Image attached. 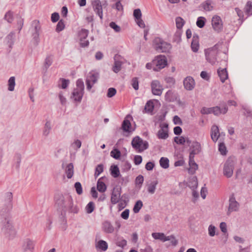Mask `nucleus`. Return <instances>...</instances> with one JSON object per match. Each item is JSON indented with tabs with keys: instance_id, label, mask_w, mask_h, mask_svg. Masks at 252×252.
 Wrapping results in <instances>:
<instances>
[{
	"instance_id": "1a4fd4ad",
	"label": "nucleus",
	"mask_w": 252,
	"mask_h": 252,
	"mask_svg": "<svg viewBox=\"0 0 252 252\" xmlns=\"http://www.w3.org/2000/svg\"><path fill=\"white\" fill-rule=\"evenodd\" d=\"M228 201L229 207L227 213L228 215L232 212H237L240 207V204L236 201L234 193L230 195Z\"/></svg>"
},
{
	"instance_id": "39448f33",
	"label": "nucleus",
	"mask_w": 252,
	"mask_h": 252,
	"mask_svg": "<svg viewBox=\"0 0 252 252\" xmlns=\"http://www.w3.org/2000/svg\"><path fill=\"white\" fill-rule=\"evenodd\" d=\"M131 146L138 153H141L149 148V143L147 141H143L139 136H136L132 139Z\"/></svg>"
},
{
	"instance_id": "f03ea898",
	"label": "nucleus",
	"mask_w": 252,
	"mask_h": 252,
	"mask_svg": "<svg viewBox=\"0 0 252 252\" xmlns=\"http://www.w3.org/2000/svg\"><path fill=\"white\" fill-rule=\"evenodd\" d=\"M55 201L56 204L62 210L61 215L64 217L68 204L72 203L71 196L68 194H57L55 196Z\"/></svg>"
},
{
	"instance_id": "49530a36",
	"label": "nucleus",
	"mask_w": 252,
	"mask_h": 252,
	"mask_svg": "<svg viewBox=\"0 0 252 252\" xmlns=\"http://www.w3.org/2000/svg\"><path fill=\"white\" fill-rule=\"evenodd\" d=\"M175 21L177 28L178 29H181L185 24V21L183 19L180 17H177L175 19Z\"/></svg>"
},
{
	"instance_id": "ea45409f",
	"label": "nucleus",
	"mask_w": 252,
	"mask_h": 252,
	"mask_svg": "<svg viewBox=\"0 0 252 252\" xmlns=\"http://www.w3.org/2000/svg\"><path fill=\"white\" fill-rule=\"evenodd\" d=\"M245 10L247 17L252 15V2L248 1L245 6Z\"/></svg>"
},
{
	"instance_id": "f3484780",
	"label": "nucleus",
	"mask_w": 252,
	"mask_h": 252,
	"mask_svg": "<svg viewBox=\"0 0 252 252\" xmlns=\"http://www.w3.org/2000/svg\"><path fill=\"white\" fill-rule=\"evenodd\" d=\"M206 60L212 64H215L217 58L215 53L209 52L207 50H204Z\"/></svg>"
},
{
	"instance_id": "ddd939ff",
	"label": "nucleus",
	"mask_w": 252,
	"mask_h": 252,
	"mask_svg": "<svg viewBox=\"0 0 252 252\" xmlns=\"http://www.w3.org/2000/svg\"><path fill=\"white\" fill-rule=\"evenodd\" d=\"M183 84L184 88L188 91L192 90L195 85V83L194 79L191 76H187L183 81Z\"/></svg>"
},
{
	"instance_id": "c756f323",
	"label": "nucleus",
	"mask_w": 252,
	"mask_h": 252,
	"mask_svg": "<svg viewBox=\"0 0 252 252\" xmlns=\"http://www.w3.org/2000/svg\"><path fill=\"white\" fill-rule=\"evenodd\" d=\"M73 165L72 163L68 164L65 169V173L68 179H71L73 175Z\"/></svg>"
},
{
	"instance_id": "6ab92c4d",
	"label": "nucleus",
	"mask_w": 252,
	"mask_h": 252,
	"mask_svg": "<svg viewBox=\"0 0 252 252\" xmlns=\"http://www.w3.org/2000/svg\"><path fill=\"white\" fill-rule=\"evenodd\" d=\"M217 72L220 78V80L222 83H224L228 77V75L226 68H221L220 67L218 69Z\"/></svg>"
},
{
	"instance_id": "774afa93",
	"label": "nucleus",
	"mask_w": 252,
	"mask_h": 252,
	"mask_svg": "<svg viewBox=\"0 0 252 252\" xmlns=\"http://www.w3.org/2000/svg\"><path fill=\"white\" fill-rule=\"evenodd\" d=\"M32 26L34 28V32H39L40 30V26L39 21H34L32 23Z\"/></svg>"
},
{
	"instance_id": "0e129e2a",
	"label": "nucleus",
	"mask_w": 252,
	"mask_h": 252,
	"mask_svg": "<svg viewBox=\"0 0 252 252\" xmlns=\"http://www.w3.org/2000/svg\"><path fill=\"white\" fill-rule=\"evenodd\" d=\"M117 93L116 89L114 88H110L108 89L107 96L109 98L114 96Z\"/></svg>"
},
{
	"instance_id": "a878e982",
	"label": "nucleus",
	"mask_w": 252,
	"mask_h": 252,
	"mask_svg": "<svg viewBox=\"0 0 252 252\" xmlns=\"http://www.w3.org/2000/svg\"><path fill=\"white\" fill-rule=\"evenodd\" d=\"M212 0H206L201 4V7L206 11H210L213 9Z\"/></svg>"
},
{
	"instance_id": "79ce46f5",
	"label": "nucleus",
	"mask_w": 252,
	"mask_h": 252,
	"mask_svg": "<svg viewBox=\"0 0 252 252\" xmlns=\"http://www.w3.org/2000/svg\"><path fill=\"white\" fill-rule=\"evenodd\" d=\"M206 20L204 17H199L196 21V25L199 28H202L204 27Z\"/></svg>"
},
{
	"instance_id": "58836bf2",
	"label": "nucleus",
	"mask_w": 252,
	"mask_h": 252,
	"mask_svg": "<svg viewBox=\"0 0 252 252\" xmlns=\"http://www.w3.org/2000/svg\"><path fill=\"white\" fill-rule=\"evenodd\" d=\"M111 157L115 159H119L121 156V151L117 148H113L110 152Z\"/></svg>"
},
{
	"instance_id": "b1692460",
	"label": "nucleus",
	"mask_w": 252,
	"mask_h": 252,
	"mask_svg": "<svg viewBox=\"0 0 252 252\" xmlns=\"http://www.w3.org/2000/svg\"><path fill=\"white\" fill-rule=\"evenodd\" d=\"M95 247L98 250L105 252L108 249V244L106 241L101 240L96 243Z\"/></svg>"
},
{
	"instance_id": "7ed1b4c3",
	"label": "nucleus",
	"mask_w": 252,
	"mask_h": 252,
	"mask_svg": "<svg viewBox=\"0 0 252 252\" xmlns=\"http://www.w3.org/2000/svg\"><path fill=\"white\" fill-rule=\"evenodd\" d=\"M228 111V107L225 103H223L220 106H216L212 107H203L200 113L203 115H208L213 114L214 115L218 116L220 114H225Z\"/></svg>"
},
{
	"instance_id": "de8ad7c7",
	"label": "nucleus",
	"mask_w": 252,
	"mask_h": 252,
	"mask_svg": "<svg viewBox=\"0 0 252 252\" xmlns=\"http://www.w3.org/2000/svg\"><path fill=\"white\" fill-rule=\"evenodd\" d=\"M51 129V123L49 121H47L45 124L43 131V135L47 136L49 134Z\"/></svg>"
},
{
	"instance_id": "f257e3e1",
	"label": "nucleus",
	"mask_w": 252,
	"mask_h": 252,
	"mask_svg": "<svg viewBox=\"0 0 252 252\" xmlns=\"http://www.w3.org/2000/svg\"><path fill=\"white\" fill-rule=\"evenodd\" d=\"M13 195L11 192H7L4 194V200L2 206H0V215L1 217L2 230L5 231L6 234L13 236L15 234L11 221L10 219V211L12 208Z\"/></svg>"
},
{
	"instance_id": "dca6fc26",
	"label": "nucleus",
	"mask_w": 252,
	"mask_h": 252,
	"mask_svg": "<svg viewBox=\"0 0 252 252\" xmlns=\"http://www.w3.org/2000/svg\"><path fill=\"white\" fill-rule=\"evenodd\" d=\"M211 131V139L214 142H216L220 135L219 127L216 125H213Z\"/></svg>"
},
{
	"instance_id": "9d476101",
	"label": "nucleus",
	"mask_w": 252,
	"mask_h": 252,
	"mask_svg": "<svg viewBox=\"0 0 252 252\" xmlns=\"http://www.w3.org/2000/svg\"><path fill=\"white\" fill-rule=\"evenodd\" d=\"M122 193V187L116 186L113 189L111 194V202L112 204H116L120 201V197Z\"/></svg>"
},
{
	"instance_id": "37998d69",
	"label": "nucleus",
	"mask_w": 252,
	"mask_h": 252,
	"mask_svg": "<svg viewBox=\"0 0 252 252\" xmlns=\"http://www.w3.org/2000/svg\"><path fill=\"white\" fill-rule=\"evenodd\" d=\"M89 34V31L88 30L83 29H82L78 33L79 37L80 38V40H82L85 39Z\"/></svg>"
},
{
	"instance_id": "393cba45",
	"label": "nucleus",
	"mask_w": 252,
	"mask_h": 252,
	"mask_svg": "<svg viewBox=\"0 0 252 252\" xmlns=\"http://www.w3.org/2000/svg\"><path fill=\"white\" fill-rule=\"evenodd\" d=\"M160 46L161 47L160 53H168L172 48L170 43L164 41L163 39L162 44Z\"/></svg>"
},
{
	"instance_id": "aec40b11",
	"label": "nucleus",
	"mask_w": 252,
	"mask_h": 252,
	"mask_svg": "<svg viewBox=\"0 0 252 252\" xmlns=\"http://www.w3.org/2000/svg\"><path fill=\"white\" fill-rule=\"evenodd\" d=\"M189 167L188 168V173L190 175H193L198 169V164L195 162L194 159H189Z\"/></svg>"
},
{
	"instance_id": "2eb2a0df",
	"label": "nucleus",
	"mask_w": 252,
	"mask_h": 252,
	"mask_svg": "<svg viewBox=\"0 0 252 252\" xmlns=\"http://www.w3.org/2000/svg\"><path fill=\"white\" fill-rule=\"evenodd\" d=\"M84 91L81 90L74 89L71 96V98L73 99L75 102H80L82 99Z\"/></svg>"
},
{
	"instance_id": "cd10ccee",
	"label": "nucleus",
	"mask_w": 252,
	"mask_h": 252,
	"mask_svg": "<svg viewBox=\"0 0 252 252\" xmlns=\"http://www.w3.org/2000/svg\"><path fill=\"white\" fill-rule=\"evenodd\" d=\"M154 107L153 101L152 100H149L147 101L145 105L144 111L146 113H151L153 112Z\"/></svg>"
},
{
	"instance_id": "8fccbe9b",
	"label": "nucleus",
	"mask_w": 252,
	"mask_h": 252,
	"mask_svg": "<svg viewBox=\"0 0 252 252\" xmlns=\"http://www.w3.org/2000/svg\"><path fill=\"white\" fill-rule=\"evenodd\" d=\"M189 187L191 189H196L198 183L197 178L196 177H193L189 182Z\"/></svg>"
},
{
	"instance_id": "3c124183",
	"label": "nucleus",
	"mask_w": 252,
	"mask_h": 252,
	"mask_svg": "<svg viewBox=\"0 0 252 252\" xmlns=\"http://www.w3.org/2000/svg\"><path fill=\"white\" fill-rule=\"evenodd\" d=\"M94 203L93 201H90L86 206V211L87 213H92L94 209Z\"/></svg>"
},
{
	"instance_id": "a211bd4d",
	"label": "nucleus",
	"mask_w": 252,
	"mask_h": 252,
	"mask_svg": "<svg viewBox=\"0 0 252 252\" xmlns=\"http://www.w3.org/2000/svg\"><path fill=\"white\" fill-rule=\"evenodd\" d=\"M156 239H159L161 242H165L166 241H169L170 244H166V245L168 247L170 246H175L178 244V241L175 239V237H154Z\"/></svg>"
},
{
	"instance_id": "680f3d73",
	"label": "nucleus",
	"mask_w": 252,
	"mask_h": 252,
	"mask_svg": "<svg viewBox=\"0 0 252 252\" xmlns=\"http://www.w3.org/2000/svg\"><path fill=\"white\" fill-rule=\"evenodd\" d=\"M131 85L135 90H138L139 89V81L137 77H134L131 80Z\"/></svg>"
},
{
	"instance_id": "bb28decb",
	"label": "nucleus",
	"mask_w": 252,
	"mask_h": 252,
	"mask_svg": "<svg viewBox=\"0 0 252 252\" xmlns=\"http://www.w3.org/2000/svg\"><path fill=\"white\" fill-rule=\"evenodd\" d=\"M103 229L107 233H112L114 230V228L109 221H105L103 223Z\"/></svg>"
},
{
	"instance_id": "7c9ffc66",
	"label": "nucleus",
	"mask_w": 252,
	"mask_h": 252,
	"mask_svg": "<svg viewBox=\"0 0 252 252\" xmlns=\"http://www.w3.org/2000/svg\"><path fill=\"white\" fill-rule=\"evenodd\" d=\"M97 189L100 192L103 193L107 189V186L106 184L102 181L98 179L96 184Z\"/></svg>"
},
{
	"instance_id": "2f4dec72",
	"label": "nucleus",
	"mask_w": 252,
	"mask_h": 252,
	"mask_svg": "<svg viewBox=\"0 0 252 252\" xmlns=\"http://www.w3.org/2000/svg\"><path fill=\"white\" fill-rule=\"evenodd\" d=\"M158 184V181L157 180L151 182V183L148 185V192L151 194H154L155 192Z\"/></svg>"
},
{
	"instance_id": "69168bd1",
	"label": "nucleus",
	"mask_w": 252,
	"mask_h": 252,
	"mask_svg": "<svg viewBox=\"0 0 252 252\" xmlns=\"http://www.w3.org/2000/svg\"><path fill=\"white\" fill-rule=\"evenodd\" d=\"M155 166V163L154 161H149L147 162L145 165V169L147 171H152Z\"/></svg>"
},
{
	"instance_id": "c85d7f7f",
	"label": "nucleus",
	"mask_w": 252,
	"mask_h": 252,
	"mask_svg": "<svg viewBox=\"0 0 252 252\" xmlns=\"http://www.w3.org/2000/svg\"><path fill=\"white\" fill-rule=\"evenodd\" d=\"M157 136L160 139H166L169 136L168 129H159L157 133Z\"/></svg>"
},
{
	"instance_id": "4c0bfd02",
	"label": "nucleus",
	"mask_w": 252,
	"mask_h": 252,
	"mask_svg": "<svg viewBox=\"0 0 252 252\" xmlns=\"http://www.w3.org/2000/svg\"><path fill=\"white\" fill-rule=\"evenodd\" d=\"M67 208L68 209L69 212L74 214H77L79 211V208L76 205L73 204V199H72V203L69 204Z\"/></svg>"
},
{
	"instance_id": "e2e57ef3",
	"label": "nucleus",
	"mask_w": 252,
	"mask_h": 252,
	"mask_svg": "<svg viewBox=\"0 0 252 252\" xmlns=\"http://www.w3.org/2000/svg\"><path fill=\"white\" fill-rule=\"evenodd\" d=\"M109 26L116 32H119L121 31L120 27L115 22H110L109 24Z\"/></svg>"
},
{
	"instance_id": "13d9d810",
	"label": "nucleus",
	"mask_w": 252,
	"mask_h": 252,
	"mask_svg": "<svg viewBox=\"0 0 252 252\" xmlns=\"http://www.w3.org/2000/svg\"><path fill=\"white\" fill-rule=\"evenodd\" d=\"M199 44L198 41L192 40L191 43V48L193 52H197L198 51Z\"/></svg>"
},
{
	"instance_id": "052dcab7",
	"label": "nucleus",
	"mask_w": 252,
	"mask_h": 252,
	"mask_svg": "<svg viewBox=\"0 0 252 252\" xmlns=\"http://www.w3.org/2000/svg\"><path fill=\"white\" fill-rule=\"evenodd\" d=\"M76 89L84 91V84L82 79H78L76 81Z\"/></svg>"
},
{
	"instance_id": "20e7f679",
	"label": "nucleus",
	"mask_w": 252,
	"mask_h": 252,
	"mask_svg": "<svg viewBox=\"0 0 252 252\" xmlns=\"http://www.w3.org/2000/svg\"><path fill=\"white\" fill-rule=\"evenodd\" d=\"M133 120V117L130 114H127L125 117L124 120L122 123L121 127L124 132V136H128L135 130V128L132 127L131 124V121Z\"/></svg>"
},
{
	"instance_id": "e433bc0d",
	"label": "nucleus",
	"mask_w": 252,
	"mask_h": 252,
	"mask_svg": "<svg viewBox=\"0 0 252 252\" xmlns=\"http://www.w3.org/2000/svg\"><path fill=\"white\" fill-rule=\"evenodd\" d=\"M143 206V202L141 200H137L135 204L134 205L133 208V211L135 214H137L139 212L140 210L142 208Z\"/></svg>"
},
{
	"instance_id": "4468645a",
	"label": "nucleus",
	"mask_w": 252,
	"mask_h": 252,
	"mask_svg": "<svg viewBox=\"0 0 252 252\" xmlns=\"http://www.w3.org/2000/svg\"><path fill=\"white\" fill-rule=\"evenodd\" d=\"M35 242L30 239H26L22 245V250L24 252H27V251H33L34 250Z\"/></svg>"
},
{
	"instance_id": "5701e85b",
	"label": "nucleus",
	"mask_w": 252,
	"mask_h": 252,
	"mask_svg": "<svg viewBox=\"0 0 252 252\" xmlns=\"http://www.w3.org/2000/svg\"><path fill=\"white\" fill-rule=\"evenodd\" d=\"M110 174L115 178L119 177L120 175V170L117 165H112L110 168Z\"/></svg>"
},
{
	"instance_id": "09e8293b",
	"label": "nucleus",
	"mask_w": 252,
	"mask_h": 252,
	"mask_svg": "<svg viewBox=\"0 0 252 252\" xmlns=\"http://www.w3.org/2000/svg\"><path fill=\"white\" fill-rule=\"evenodd\" d=\"M15 33L14 32H10L6 36L7 42L9 44V47H11L14 43V36Z\"/></svg>"
},
{
	"instance_id": "f8f14e48",
	"label": "nucleus",
	"mask_w": 252,
	"mask_h": 252,
	"mask_svg": "<svg viewBox=\"0 0 252 252\" xmlns=\"http://www.w3.org/2000/svg\"><path fill=\"white\" fill-rule=\"evenodd\" d=\"M152 92L153 94L160 95L162 92V86L158 80H154L151 83Z\"/></svg>"
},
{
	"instance_id": "c9c22d12",
	"label": "nucleus",
	"mask_w": 252,
	"mask_h": 252,
	"mask_svg": "<svg viewBox=\"0 0 252 252\" xmlns=\"http://www.w3.org/2000/svg\"><path fill=\"white\" fill-rule=\"evenodd\" d=\"M15 86V78L14 76H11L8 80V90L12 92L14 90Z\"/></svg>"
},
{
	"instance_id": "0eeeda50",
	"label": "nucleus",
	"mask_w": 252,
	"mask_h": 252,
	"mask_svg": "<svg viewBox=\"0 0 252 252\" xmlns=\"http://www.w3.org/2000/svg\"><path fill=\"white\" fill-rule=\"evenodd\" d=\"M234 162L230 158H228L225 162L223 165V173L224 176L229 178L232 176L234 169Z\"/></svg>"
},
{
	"instance_id": "603ef678",
	"label": "nucleus",
	"mask_w": 252,
	"mask_h": 252,
	"mask_svg": "<svg viewBox=\"0 0 252 252\" xmlns=\"http://www.w3.org/2000/svg\"><path fill=\"white\" fill-rule=\"evenodd\" d=\"M235 11L237 13L238 17H239V20L241 21L242 24L246 19L244 18L243 11L240 9L238 7L235 8Z\"/></svg>"
},
{
	"instance_id": "bf43d9fd",
	"label": "nucleus",
	"mask_w": 252,
	"mask_h": 252,
	"mask_svg": "<svg viewBox=\"0 0 252 252\" xmlns=\"http://www.w3.org/2000/svg\"><path fill=\"white\" fill-rule=\"evenodd\" d=\"M53 63V59L51 58V56H48L46 58L44 62V67H45L46 69L47 70L50 66L51 65V64Z\"/></svg>"
},
{
	"instance_id": "423d86ee",
	"label": "nucleus",
	"mask_w": 252,
	"mask_h": 252,
	"mask_svg": "<svg viewBox=\"0 0 252 252\" xmlns=\"http://www.w3.org/2000/svg\"><path fill=\"white\" fill-rule=\"evenodd\" d=\"M155 63L154 71H158L164 68L167 64V59L164 55H158L153 59Z\"/></svg>"
},
{
	"instance_id": "6e6d98bb",
	"label": "nucleus",
	"mask_w": 252,
	"mask_h": 252,
	"mask_svg": "<svg viewBox=\"0 0 252 252\" xmlns=\"http://www.w3.org/2000/svg\"><path fill=\"white\" fill-rule=\"evenodd\" d=\"M4 19L9 23H11L13 20V13L10 11L7 12L4 15Z\"/></svg>"
},
{
	"instance_id": "5fc2aeb1",
	"label": "nucleus",
	"mask_w": 252,
	"mask_h": 252,
	"mask_svg": "<svg viewBox=\"0 0 252 252\" xmlns=\"http://www.w3.org/2000/svg\"><path fill=\"white\" fill-rule=\"evenodd\" d=\"M74 188L75 189V190L76 191V193L80 195L83 193V189L81 185V184L79 182H77L74 184Z\"/></svg>"
},
{
	"instance_id": "f704fd0d",
	"label": "nucleus",
	"mask_w": 252,
	"mask_h": 252,
	"mask_svg": "<svg viewBox=\"0 0 252 252\" xmlns=\"http://www.w3.org/2000/svg\"><path fill=\"white\" fill-rule=\"evenodd\" d=\"M159 162L160 166L164 169H167L169 166V160L167 158L161 157Z\"/></svg>"
},
{
	"instance_id": "9b49d317",
	"label": "nucleus",
	"mask_w": 252,
	"mask_h": 252,
	"mask_svg": "<svg viewBox=\"0 0 252 252\" xmlns=\"http://www.w3.org/2000/svg\"><path fill=\"white\" fill-rule=\"evenodd\" d=\"M93 8L96 15H97L101 20L103 19V10L102 5L100 0H94L92 3Z\"/></svg>"
},
{
	"instance_id": "412c9836",
	"label": "nucleus",
	"mask_w": 252,
	"mask_h": 252,
	"mask_svg": "<svg viewBox=\"0 0 252 252\" xmlns=\"http://www.w3.org/2000/svg\"><path fill=\"white\" fill-rule=\"evenodd\" d=\"M99 76L98 72L92 71H91L87 77L86 80H89L90 82L95 83Z\"/></svg>"
},
{
	"instance_id": "c03bdc74",
	"label": "nucleus",
	"mask_w": 252,
	"mask_h": 252,
	"mask_svg": "<svg viewBox=\"0 0 252 252\" xmlns=\"http://www.w3.org/2000/svg\"><path fill=\"white\" fill-rule=\"evenodd\" d=\"M65 28L64 22L63 19L59 21L56 28V31L59 32L64 30Z\"/></svg>"
},
{
	"instance_id": "a19ab883",
	"label": "nucleus",
	"mask_w": 252,
	"mask_h": 252,
	"mask_svg": "<svg viewBox=\"0 0 252 252\" xmlns=\"http://www.w3.org/2000/svg\"><path fill=\"white\" fill-rule=\"evenodd\" d=\"M191 150H194L196 153H200L201 151V146L200 143L197 141L193 142L190 146Z\"/></svg>"
},
{
	"instance_id": "4be33fe9",
	"label": "nucleus",
	"mask_w": 252,
	"mask_h": 252,
	"mask_svg": "<svg viewBox=\"0 0 252 252\" xmlns=\"http://www.w3.org/2000/svg\"><path fill=\"white\" fill-rule=\"evenodd\" d=\"M162 39L159 37H155L153 41V47L159 53H160L161 47L160 45L162 44Z\"/></svg>"
},
{
	"instance_id": "473e14b6",
	"label": "nucleus",
	"mask_w": 252,
	"mask_h": 252,
	"mask_svg": "<svg viewBox=\"0 0 252 252\" xmlns=\"http://www.w3.org/2000/svg\"><path fill=\"white\" fill-rule=\"evenodd\" d=\"M14 160L15 161V163L14 164V166L16 170H19L21 162V154L19 153H16L14 157Z\"/></svg>"
},
{
	"instance_id": "338daca9",
	"label": "nucleus",
	"mask_w": 252,
	"mask_h": 252,
	"mask_svg": "<svg viewBox=\"0 0 252 252\" xmlns=\"http://www.w3.org/2000/svg\"><path fill=\"white\" fill-rule=\"evenodd\" d=\"M133 16L135 20H139L141 18L142 13L140 9H135L133 11Z\"/></svg>"
},
{
	"instance_id": "864d4df0",
	"label": "nucleus",
	"mask_w": 252,
	"mask_h": 252,
	"mask_svg": "<svg viewBox=\"0 0 252 252\" xmlns=\"http://www.w3.org/2000/svg\"><path fill=\"white\" fill-rule=\"evenodd\" d=\"M174 141L176 144L181 145H184L186 143V139L182 136L180 137L177 136L175 137L174 138Z\"/></svg>"
},
{
	"instance_id": "6e6552de",
	"label": "nucleus",
	"mask_w": 252,
	"mask_h": 252,
	"mask_svg": "<svg viewBox=\"0 0 252 252\" xmlns=\"http://www.w3.org/2000/svg\"><path fill=\"white\" fill-rule=\"evenodd\" d=\"M211 24L213 30L217 33L222 31L223 22L220 16L214 15L212 18Z\"/></svg>"
},
{
	"instance_id": "72a5a7b5",
	"label": "nucleus",
	"mask_w": 252,
	"mask_h": 252,
	"mask_svg": "<svg viewBox=\"0 0 252 252\" xmlns=\"http://www.w3.org/2000/svg\"><path fill=\"white\" fill-rule=\"evenodd\" d=\"M114 65L112 67V70L116 73H117L119 72L122 68V65L123 63L120 61H117L114 58Z\"/></svg>"
},
{
	"instance_id": "4d7b16f0",
	"label": "nucleus",
	"mask_w": 252,
	"mask_h": 252,
	"mask_svg": "<svg viewBox=\"0 0 252 252\" xmlns=\"http://www.w3.org/2000/svg\"><path fill=\"white\" fill-rule=\"evenodd\" d=\"M181 40V33L180 32H176L174 35L173 41L177 44H179Z\"/></svg>"
},
{
	"instance_id": "a18cd8bd",
	"label": "nucleus",
	"mask_w": 252,
	"mask_h": 252,
	"mask_svg": "<svg viewBox=\"0 0 252 252\" xmlns=\"http://www.w3.org/2000/svg\"><path fill=\"white\" fill-rule=\"evenodd\" d=\"M219 151L222 155H226L227 153L226 148L224 142H220L218 145Z\"/></svg>"
}]
</instances>
